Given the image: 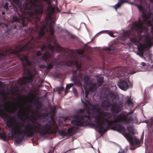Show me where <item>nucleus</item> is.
I'll use <instances>...</instances> for the list:
<instances>
[{
	"label": "nucleus",
	"mask_w": 153,
	"mask_h": 153,
	"mask_svg": "<svg viewBox=\"0 0 153 153\" xmlns=\"http://www.w3.org/2000/svg\"><path fill=\"white\" fill-rule=\"evenodd\" d=\"M24 98V97H22V99H23Z\"/></svg>",
	"instance_id": "nucleus-53"
},
{
	"label": "nucleus",
	"mask_w": 153,
	"mask_h": 153,
	"mask_svg": "<svg viewBox=\"0 0 153 153\" xmlns=\"http://www.w3.org/2000/svg\"><path fill=\"white\" fill-rule=\"evenodd\" d=\"M68 35L69 36V37L70 39L77 40L79 39L78 37L73 34L70 33L68 34Z\"/></svg>",
	"instance_id": "nucleus-24"
},
{
	"label": "nucleus",
	"mask_w": 153,
	"mask_h": 153,
	"mask_svg": "<svg viewBox=\"0 0 153 153\" xmlns=\"http://www.w3.org/2000/svg\"><path fill=\"white\" fill-rule=\"evenodd\" d=\"M12 118H14V117H12Z\"/></svg>",
	"instance_id": "nucleus-54"
},
{
	"label": "nucleus",
	"mask_w": 153,
	"mask_h": 153,
	"mask_svg": "<svg viewBox=\"0 0 153 153\" xmlns=\"http://www.w3.org/2000/svg\"><path fill=\"white\" fill-rule=\"evenodd\" d=\"M144 24H147V25L149 26H152L151 21L150 19L147 20V22H144Z\"/></svg>",
	"instance_id": "nucleus-28"
},
{
	"label": "nucleus",
	"mask_w": 153,
	"mask_h": 153,
	"mask_svg": "<svg viewBox=\"0 0 153 153\" xmlns=\"http://www.w3.org/2000/svg\"><path fill=\"white\" fill-rule=\"evenodd\" d=\"M143 58H144L145 59H146V58H145V57H143Z\"/></svg>",
	"instance_id": "nucleus-51"
},
{
	"label": "nucleus",
	"mask_w": 153,
	"mask_h": 153,
	"mask_svg": "<svg viewBox=\"0 0 153 153\" xmlns=\"http://www.w3.org/2000/svg\"><path fill=\"white\" fill-rule=\"evenodd\" d=\"M24 72L26 74L27 76H24L22 78L23 80L26 81V80H27L29 82H32V81L33 76L32 73L31 72L30 70L28 68L25 69L24 68Z\"/></svg>",
	"instance_id": "nucleus-14"
},
{
	"label": "nucleus",
	"mask_w": 153,
	"mask_h": 153,
	"mask_svg": "<svg viewBox=\"0 0 153 153\" xmlns=\"http://www.w3.org/2000/svg\"><path fill=\"white\" fill-rule=\"evenodd\" d=\"M73 91L76 96L77 95V91L75 88H73Z\"/></svg>",
	"instance_id": "nucleus-36"
},
{
	"label": "nucleus",
	"mask_w": 153,
	"mask_h": 153,
	"mask_svg": "<svg viewBox=\"0 0 153 153\" xmlns=\"http://www.w3.org/2000/svg\"><path fill=\"white\" fill-rule=\"evenodd\" d=\"M140 64L143 66H145L146 65V63L144 62H142Z\"/></svg>",
	"instance_id": "nucleus-41"
},
{
	"label": "nucleus",
	"mask_w": 153,
	"mask_h": 153,
	"mask_svg": "<svg viewBox=\"0 0 153 153\" xmlns=\"http://www.w3.org/2000/svg\"><path fill=\"white\" fill-rule=\"evenodd\" d=\"M77 52L79 54L82 55L84 53L85 51L83 49L81 50H77Z\"/></svg>",
	"instance_id": "nucleus-31"
},
{
	"label": "nucleus",
	"mask_w": 153,
	"mask_h": 153,
	"mask_svg": "<svg viewBox=\"0 0 153 153\" xmlns=\"http://www.w3.org/2000/svg\"><path fill=\"white\" fill-rule=\"evenodd\" d=\"M73 85H74V84L73 83H70L68 84H67L66 85V89L69 90L71 87H72Z\"/></svg>",
	"instance_id": "nucleus-33"
},
{
	"label": "nucleus",
	"mask_w": 153,
	"mask_h": 153,
	"mask_svg": "<svg viewBox=\"0 0 153 153\" xmlns=\"http://www.w3.org/2000/svg\"><path fill=\"white\" fill-rule=\"evenodd\" d=\"M152 15H153V13L151 12H149L147 14L143 13L142 15L143 21L140 18H139L138 22H136L133 23L132 28L138 33H141L145 28L144 22H146L147 20L150 19Z\"/></svg>",
	"instance_id": "nucleus-8"
},
{
	"label": "nucleus",
	"mask_w": 153,
	"mask_h": 153,
	"mask_svg": "<svg viewBox=\"0 0 153 153\" xmlns=\"http://www.w3.org/2000/svg\"><path fill=\"white\" fill-rule=\"evenodd\" d=\"M2 24H4V25L5 24L2 22H0V26H1Z\"/></svg>",
	"instance_id": "nucleus-44"
},
{
	"label": "nucleus",
	"mask_w": 153,
	"mask_h": 153,
	"mask_svg": "<svg viewBox=\"0 0 153 153\" xmlns=\"http://www.w3.org/2000/svg\"><path fill=\"white\" fill-rule=\"evenodd\" d=\"M30 95L32 97H33V95L32 93H30Z\"/></svg>",
	"instance_id": "nucleus-45"
},
{
	"label": "nucleus",
	"mask_w": 153,
	"mask_h": 153,
	"mask_svg": "<svg viewBox=\"0 0 153 153\" xmlns=\"http://www.w3.org/2000/svg\"><path fill=\"white\" fill-rule=\"evenodd\" d=\"M89 79V76L88 75L84 76V81L85 84H87L89 91L91 92H94L97 89V84L96 83L88 82Z\"/></svg>",
	"instance_id": "nucleus-11"
},
{
	"label": "nucleus",
	"mask_w": 153,
	"mask_h": 153,
	"mask_svg": "<svg viewBox=\"0 0 153 153\" xmlns=\"http://www.w3.org/2000/svg\"><path fill=\"white\" fill-rule=\"evenodd\" d=\"M68 89H66V88L65 90V95H66L68 93Z\"/></svg>",
	"instance_id": "nucleus-42"
},
{
	"label": "nucleus",
	"mask_w": 153,
	"mask_h": 153,
	"mask_svg": "<svg viewBox=\"0 0 153 153\" xmlns=\"http://www.w3.org/2000/svg\"><path fill=\"white\" fill-rule=\"evenodd\" d=\"M151 3L153 4V0H149Z\"/></svg>",
	"instance_id": "nucleus-46"
},
{
	"label": "nucleus",
	"mask_w": 153,
	"mask_h": 153,
	"mask_svg": "<svg viewBox=\"0 0 153 153\" xmlns=\"http://www.w3.org/2000/svg\"><path fill=\"white\" fill-rule=\"evenodd\" d=\"M53 124L51 120L44 124L33 122L23 125L16 120L12 121L11 119L6 122V125L11 132L13 137L19 141L22 140L25 136L32 137L34 134H39L42 136L56 134L59 128L57 125L53 126Z\"/></svg>",
	"instance_id": "nucleus-3"
},
{
	"label": "nucleus",
	"mask_w": 153,
	"mask_h": 153,
	"mask_svg": "<svg viewBox=\"0 0 153 153\" xmlns=\"http://www.w3.org/2000/svg\"><path fill=\"white\" fill-rule=\"evenodd\" d=\"M13 104L12 107H7L5 108V111L9 113H13L17 110L16 105L18 104V105L20 107V108L17 112L18 114L16 115L17 118L20 120L25 121L26 117L28 116L29 114V110L28 109L27 111H25V108L21 105V103H17L13 102H12Z\"/></svg>",
	"instance_id": "nucleus-6"
},
{
	"label": "nucleus",
	"mask_w": 153,
	"mask_h": 153,
	"mask_svg": "<svg viewBox=\"0 0 153 153\" xmlns=\"http://www.w3.org/2000/svg\"><path fill=\"white\" fill-rule=\"evenodd\" d=\"M130 4H134V3L133 2H131L130 3Z\"/></svg>",
	"instance_id": "nucleus-49"
},
{
	"label": "nucleus",
	"mask_w": 153,
	"mask_h": 153,
	"mask_svg": "<svg viewBox=\"0 0 153 153\" xmlns=\"http://www.w3.org/2000/svg\"><path fill=\"white\" fill-rule=\"evenodd\" d=\"M135 5L137 6L139 10L141 11H143V7L141 5H138L137 4H135Z\"/></svg>",
	"instance_id": "nucleus-34"
},
{
	"label": "nucleus",
	"mask_w": 153,
	"mask_h": 153,
	"mask_svg": "<svg viewBox=\"0 0 153 153\" xmlns=\"http://www.w3.org/2000/svg\"><path fill=\"white\" fill-rule=\"evenodd\" d=\"M23 0H12L13 2L19 7L22 16L20 19L16 16H13L11 20L12 23H15L14 27L17 28L18 27L21 28L26 26L29 22H30L35 25V28L30 27L28 30L30 31L31 35L33 32H38L39 29V31L38 35L34 39L33 37L27 43L22 47L19 46L16 49H11L4 51L0 50V60L8 59L11 58L14 56L20 58L21 60H29L27 56L23 55L22 52L25 51H29L35 47L36 44L42 42L41 38L45 34V32L47 31L46 29V23H42L40 20L35 22L33 20L34 16H35V11L34 13H31L30 11L34 9L31 5L30 7L29 0H25L24 4L22 5V1Z\"/></svg>",
	"instance_id": "nucleus-2"
},
{
	"label": "nucleus",
	"mask_w": 153,
	"mask_h": 153,
	"mask_svg": "<svg viewBox=\"0 0 153 153\" xmlns=\"http://www.w3.org/2000/svg\"><path fill=\"white\" fill-rule=\"evenodd\" d=\"M8 4H9L8 2H6L4 6V8L6 9V11H7L9 9L8 7Z\"/></svg>",
	"instance_id": "nucleus-35"
},
{
	"label": "nucleus",
	"mask_w": 153,
	"mask_h": 153,
	"mask_svg": "<svg viewBox=\"0 0 153 153\" xmlns=\"http://www.w3.org/2000/svg\"><path fill=\"white\" fill-rule=\"evenodd\" d=\"M0 82H1V81H0Z\"/></svg>",
	"instance_id": "nucleus-56"
},
{
	"label": "nucleus",
	"mask_w": 153,
	"mask_h": 153,
	"mask_svg": "<svg viewBox=\"0 0 153 153\" xmlns=\"http://www.w3.org/2000/svg\"><path fill=\"white\" fill-rule=\"evenodd\" d=\"M32 114L33 115H34V113L33 112H32Z\"/></svg>",
	"instance_id": "nucleus-50"
},
{
	"label": "nucleus",
	"mask_w": 153,
	"mask_h": 153,
	"mask_svg": "<svg viewBox=\"0 0 153 153\" xmlns=\"http://www.w3.org/2000/svg\"><path fill=\"white\" fill-rule=\"evenodd\" d=\"M54 151V148H52L48 153H53Z\"/></svg>",
	"instance_id": "nucleus-39"
},
{
	"label": "nucleus",
	"mask_w": 153,
	"mask_h": 153,
	"mask_svg": "<svg viewBox=\"0 0 153 153\" xmlns=\"http://www.w3.org/2000/svg\"><path fill=\"white\" fill-rule=\"evenodd\" d=\"M0 137L2 138L4 140H5L7 139L6 134L4 132L0 133Z\"/></svg>",
	"instance_id": "nucleus-26"
},
{
	"label": "nucleus",
	"mask_w": 153,
	"mask_h": 153,
	"mask_svg": "<svg viewBox=\"0 0 153 153\" xmlns=\"http://www.w3.org/2000/svg\"><path fill=\"white\" fill-rule=\"evenodd\" d=\"M152 120L153 121V119Z\"/></svg>",
	"instance_id": "nucleus-57"
},
{
	"label": "nucleus",
	"mask_w": 153,
	"mask_h": 153,
	"mask_svg": "<svg viewBox=\"0 0 153 153\" xmlns=\"http://www.w3.org/2000/svg\"><path fill=\"white\" fill-rule=\"evenodd\" d=\"M128 0H119L118 3L115 5V9L117 10V8H120L121 6L124 3L128 2Z\"/></svg>",
	"instance_id": "nucleus-19"
},
{
	"label": "nucleus",
	"mask_w": 153,
	"mask_h": 153,
	"mask_svg": "<svg viewBox=\"0 0 153 153\" xmlns=\"http://www.w3.org/2000/svg\"><path fill=\"white\" fill-rule=\"evenodd\" d=\"M111 105V102L106 100L103 101L101 105L102 107L108 108Z\"/></svg>",
	"instance_id": "nucleus-17"
},
{
	"label": "nucleus",
	"mask_w": 153,
	"mask_h": 153,
	"mask_svg": "<svg viewBox=\"0 0 153 153\" xmlns=\"http://www.w3.org/2000/svg\"><path fill=\"white\" fill-rule=\"evenodd\" d=\"M128 36L131 40L134 43H136L138 45V48L139 51L137 53V55L140 57L143 56V51L146 48H148L145 43H140L142 39V37L140 36L137 37L134 34L131 35V33H128Z\"/></svg>",
	"instance_id": "nucleus-9"
},
{
	"label": "nucleus",
	"mask_w": 153,
	"mask_h": 153,
	"mask_svg": "<svg viewBox=\"0 0 153 153\" xmlns=\"http://www.w3.org/2000/svg\"><path fill=\"white\" fill-rule=\"evenodd\" d=\"M89 93V91L88 90H86L85 91V98H87L88 97V94Z\"/></svg>",
	"instance_id": "nucleus-37"
},
{
	"label": "nucleus",
	"mask_w": 153,
	"mask_h": 153,
	"mask_svg": "<svg viewBox=\"0 0 153 153\" xmlns=\"http://www.w3.org/2000/svg\"><path fill=\"white\" fill-rule=\"evenodd\" d=\"M60 135L62 136H68L67 133L65 131L62 130L60 132Z\"/></svg>",
	"instance_id": "nucleus-30"
},
{
	"label": "nucleus",
	"mask_w": 153,
	"mask_h": 153,
	"mask_svg": "<svg viewBox=\"0 0 153 153\" xmlns=\"http://www.w3.org/2000/svg\"><path fill=\"white\" fill-rule=\"evenodd\" d=\"M36 109L40 110L42 106V103L37 99H36L34 102Z\"/></svg>",
	"instance_id": "nucleus-18"
},
{
	"label": "nucleus",
	"mask_w": 153,
	"mask_h": 153,
	"mask_svg": "<svg viewBox=\"0 0 153 153\" xmlns=\"http://www.w3.org/2000/svg\"><path fill=\"white\" fill-rule=\"evenodd\" d=\"M0 117L4 120H7L8 118V115L5 111H0Z\"/></svg>",
	"instance_id": "nucleus-20"
},
{
	"label": "nucleus",
	"mask_w": 153,
	"mask_h": 153,
	"mask_svg": "<svg viewBox=\"0 0 153 153\" xmlns=\"http://www.w3.org/2000/svg\"><path fill=\"white\" fill-rule=\"evenodd\" d=\"M36 112H38V111H37V110H36Z\"/></svg>",
	"instance_id": "nucleus-52"
},
{
	"label": "nucleus",
	"mask_w": 153,
	"mask_h": 153,
	"mask_svg": "<svg viewBox=\"0 0 153 153\" xmlns=\"http://www.w3.org/2000/svg\"><path fill=\"white\" fill-rule=\"evenodd\" d=\"M52 53L48 52L44 53L42 56V59L45 61L47 64L46 69L50 70L53 66V63L59 60L63 62L65 59H71L73 56V52L69 53L68 50L56 44L55 46L50 44L48 45Z\"/></svg>",
	"instance_id": "nucleus-4"
},
{
	"label": "nucleus",
	"mask_w": 153,
	"mask_h": 153,
	"mask_svg": "<svg viewBox=\"0 0 153 153\" xmlns=\"http://www.w3.org/2000/svg\"><path fill=\"white\" fill-rule=\"evenodd\" d=\"M1 14L2 15H4L5 14V13L4 12H2Z\"/></svg>",
	"instance_id": "nucleus-43"
},
{
	"label": "nucleus",
	"mask_w": 153,
	"mask_h": 153,
	"mask_svg": "<svg viewBox=\"0 0 153 153\" xmlns=\"http://www.w3.org/2000/svg\"><path fill=\"white\" fill-rule=\"evenodd\" d=\"M105 31L106 32V33L109 34L112 37H114L113 33L112 31L108 30H105Z\"/></svg>",
	"instance_id": "nucleus-29"
},
{
	"label": "nucleus",
	"mask_w": 153,
	"mask_h": 153,
	"mask_svg": "<svg viewBox=\"0 0 153 153\" xmlns=\"http://www.w3.org/2000/svg\"><path fill=\"white\" fill-rule=\"evenodd\" d=\"M40 68H46V66L44 65H41L40 66Z\"/></svg>",
	"instance_id": "nucleus-40"
},
{
	"label": "nucleus",
	"mask_w": 153,
	"mask_h": 153,
	"mask_svg": "<svg viewBox=\"0 0 153 153\" xmlns=\"http://www.w3.org/2000/svg\"><path fill=\"white\" fill-rule=\"evenodd\" d=\"M152 20L153 21V19H152ZM152 30H153V25L152 26Z\"/></svg>",
	"instance_id": "nucleus-48"
},
{
	"label": "nucleus",
	"mask_w": 153,
	"mask_h": 153,
	"mask_svg": "<svg viewBox=\"0 0 153 153\" xmlns=\"http://www.w3.org/2000/svg\"><path fill=\"white\" fill-rule=\"evenodd\" d=\"M41 55V53L40 51H37L36 53V56H40Z\"/></svg>",
	"instance_id": "nucleus-38"
},
{
	"label": "nucleus",
	"mask_w": 153,
	"mask_h": 153,
	"mask_svg": "<svg viewBox=\"0 0 153 153\" xmlns=\"http://www.w3.org/2000/svg\"><path fill=\"white\" fill-rule=\"evenodd\" d=\"M65 65L68 66L75 65L77 67V69L75 70L73 69L72 71L73 80L77 82L82 81L84 73H82L80 69L81 67L80 59L75 58L74 60H70L69 62L66 63Z\"/></svg>",
	"instance_id": "nucleus-7"
},
{
	"label": "nucleus",
	"mask_w": 153,
	"mask_h": 153,
	"mask_svg": "<svg viewBox=\"0 0 153 153\" xmlns=\"http://www.w3.org/2000/svg\"><path fill=\"white\" fill-rule=\"evenodd\" d=\"M126 103L129 106L133 107L134 105V103L131 98H129L126 100Z\"/></svg>",
	"instance_id": "nucleus-22"
},
{
	"label": "nucleus",
	"mask_w": 153,
	"mask_h": 153,
	"mask_svg": "<svg viewBox=\"0 0 153 153\" xmlns=\"http://www.w3.org/2000/svg\"><path fill=\"white\" fill-rule=\"evenodd\" d=\"M135 1H138L140 2H141L142 1V0H135Z\"/></svg>",
	"instance_id": "nucleus-47"
},
{
	"label": "nucleus",
	"mask_w": 153,
	"mask_h": 153,
	"mask_svg": "<svg viewBox=\"0 0 153 153\" xmlns=\"http://www.w3.org/2000/svg\"><path fill=\"white\" fill-rule=\"evenodd\" d=\"M47 8L49 12L45 17V19L51 21V24L49 27V31L51 35L53 36L54 34V31L53 25L54 24V22L53 20H52V16L56 10L58 11V8L52 7L50 4L47 7Z\"/></svg>",
	"instance_id": "nucleus-10"
},
{
	"label": "nucleus",
	"mask_w": 153,
	"mask_h": 153,
	"mask_svg": "<svg viewBox=\"0 0 153 153\" xmlns=\"http://www.w3.org/2000/svg\"><path fill=\"white\" fill-rule=\"evenodd\" d=\"M152 66H153V65H152Z\"/></svg>",
	"instance_id": "nucleus-55"
},
{
	"label": "nucleus",
	"mask_w": 153,
	"mask_h": 153,
	"mask_svg": "<svg viewBox=\"0 0 153 153\" xmlns=\"http://www.w3.org/2000/svg\"><path fill=\"white\" fill-rule=\"evenodd\" d=\"M64 88L63 87H59V88H57L56 89L57 91L59 93L62 91L64 90Z\"/></svg>",
	"instance_id": "nucleus-32"
},
{
	"label": "nucleus",
	"mask_w": 153,
	"mask_h": 153,
	"mask_svg": "<svg viewBox=\"0 0 153 153\" xmlns=\"http://www.w3.org/2000/svg\"><path fill=\"white\" fill-rule=\"evenodd\" d=\"M81 100L87 112L85 113L83 110L80 109L79 110L80 114L77 115V126H83L89 125L94 118L96 124L92 123L91 125L98 129L99 133L106 132L108 130V126H109L111 129L122 133L131 145L136 147L139 146L140 140L136 137L133 138L129 133L126 132L124 126L118 123L121 122L125 125L130 124L131 121L134 120L136 118L134 115L128 116L121 113L117 116L114 120H109L112 117L110 114L104 112L97 105L91 103L88 100H86L85 102H83L82 99Z\"/></svg>",
	"instance_id": "nucleus-1"
},
{
	"label": "nucleus",
	"mask_w": 153,
	"mask_h": 153,
	"mask_svg": "<svg viewBox=\"0 0 153 153\" xmlns=\"http://www.w3.org/2000/svg\"><path fill=\"white\" fill-rule=\"evenodd\" d=\"M116 97L115 93L112 91H110L106 96V99L108 101L112 102L116 99Z\"/></svg>",
	"instance_id": "nucleus-16"
},
{
	"label": "nucleus",
	"mask_w": 153,
	"mask_h": 153,
	"mask_svg": "<svg viewBox=\"0 0 153 153\" xmlns=\"http://www.w3.org/2000/svg\"><path fill=\"white\" fill-rule=\"evenodd\" d=\"M73 128L72 127L68 128V129L67 134L68 136H71L73 134Z\"/></svg>",
	"instance_id": "nucleus-27"
},
{
	"label": "nucleus",
	"mask_w": 153,
	"mask_h": 153,
	"mask_svg": "<svg viewBox=\"0 0 153 153\" xmlns=\"http://www.w3.org/2000/svg\"><path fill=\"white\" fill-rule=\"evenodd\" d=\"M128 70L127 68L123 67H117L115 68L114 72L115 74L121 76H124V80H120L118 82L117 86L120 89L126 91L129 88L128 83L129 82V77L127 74H133L135 73L134 71H129L127 73Z\"/></svg>",
	"instance_id": "nucleus-5"
},
{
	"label": "nucleus",
	"mask_w": 153,
	"mask_h": 153,
	"mask_svg": "<svg viewBox=\"0 0 153 153\" xmlns=\"http://www.w3.org/2000/svg\"><path fill=\"white\" fill-rule=\"evenodd\" d=\"M127 130L129 133L132 134H134V131L133 127L131 126H127Z\"/></svg>",
	"instance_id": "nucleus-25"
},
{
	"label": "nucleus",
	"mask_w": 153,
	"mask_h": 153,
	"mask_svg": "<svg viewBox=\"0 0 153 153\" xmlns=\"http://www.w3.org/2000/svg\"><path fill=\"white\" fill-rule=\"evenodd\" d=\"M111 106V111L113 114L118 113L121 111L120 105L117 102H114Z\"/></svg>",
	"instance_id": "nucleus-15"
},
{
	"label": "nucleus",
	"mask_w": 153,
	"mask_h": 153,
	"mask_svg": "<svg viewBox=\"0 0 153 153\" xmlns=\"http://www.w3.org/2000/svg\"><path fill=\"white\" fill-rule=\"evenodd\" d=\"M104 78L103 77L98 78L97 79V88L101 86L103 82Z\"/></svg>",
	"instance_id": "nucleus-21"
},
{
	"label": "nucleus",
	"mask_w": 153,
	"mask_h": 153,
	"mask_svg": "<svg viewBox=\"0 0 153 153\" xmlns=\"http://www.w3.org/2000/svg\"><path fill=\"white\" fill-rule=\"evenodd\" d=\"M50 33L51 36H50V37H48V38L47 39H46V43H48V45L47 47L45 45H44L42 47H41L40 49L42 51H47V49H48V51H46L45 52V53L46 52H48L50 53H52L50 50V49H49V48L48 47V45H49L50 44L51 45H52L51 43L53 42V40H54V34L53 36H52L51 33L49 32ZM52 46H53L52 45Z\"/></svg>",
	"instance_id": "nucleus-12"
},
{
	"label": "nucleus",
	"mask_w": 153,
	"mask_h": 153,
	"mask_svg": "<svg viewBox=\"0 0 153 153\" xmlns=\"http://www.w3.org/2000/svg\"><path fill=\"white\" fill-rule=\"evenodd\" d=\"M104 50L105 51H112L114 52L115 51V48L112 46H111L109 47H105L104 48Z\"/></svg>",
	"instance_id": "nucleus-23"
},
{
	"label": "nucleus",
	"mask_w": 153,
	"mask_h": 153,
	"mask_svg": "<svg viewBox=\"0 0 153 153\" xmlns=\"http://www.w3.org/2000/svg\"><path fill=\"white\" fill-rule=\"evenodd\" d=\"M141 36L142 37H144L145 43L148 48H150L153 45V38H152L148 34Z\"/></svg>",
	"instance_id": "nucleus-13"
}]
</instances>
